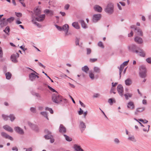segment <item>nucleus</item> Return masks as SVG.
Listing matches in <instances>:
<instances>
[{
    "label": "nucleus",
    "instance_id": "e433bc0d",
    "mask_svg": "<svg viewBox=\"0 0 151 151\" xmlns=\"http://www.w3.org/2000/svg\"><path fill=\"white\" fill-rule=\"evenodd\" d=\"M40 114L43 116L46 117V118L48 120V118L47 116V112L45 111H42L40 112Z\"/></svg>",
    "mask_w": 151,
    "mask_h": 151
},
{
    "label": "nucleus",
    "instance_id": "6e6d98bb",
    "mask_svg": "<svg viewBox=\"0 0 151 151\" xmlns=\"http://www.w3.org/2000/svg\"><path fill=\"white\" fill-rule=\"evenodd\" d=\"M16 15L18 17H21L22 16V14L20 13L15 12Z\"/></svg>",
    "mask_w": 151,
    "mask_h": 151
},
{
    "label": "nucleus",
    "instance_id": "c756f323",
    "mask_svg": "<svg viewBox=\"0 0 151 151\" xmlns=\"http://www.w3.org/2000/svg\"><path fill=\"white\" fill-rule=\"evenodd\" d=\"M44 12L46 14H49L50 16L53 15L54 13L53 11L48 9H46L45 10Z\"/></svg>",
    "mask_w": 151,
    "mask_h": 151
},
{
    "label": "nucleus",
    "instance_id": "c03bdc74",
    "mask_svg": "<svg viewBox=\"0 0 151 151\" xmlns=\"http://www.w3.org/2000/svg\"><path fill=\"white\" fill-rule=\"evenodd\" d=\"M98 45L99 47L102 48H104V46L102 42L101 41H100L98 42Z\"/></svg>",
    "mask_w": 151,
    "mask_h": 151
},
{
    "label": "nucleus",
    "instance_id": "0e129e2a",
    "mask_svg": "<svg viewBox=\"0 0 151 151\" xmlns=\"http://www.w3.org/2000/svg\"><path fill=\"white\" fill-rule=\"evenodd\" d=\"M70 6V5L69 4H67L64 6V9L65 10H68V9Z\"/></svg>",
    "mask_w": 151,
    "mask_h": 151
},
{
    "label": "nucleus",
    "instance_id": "393cba45",
    "mask_svg": "<svg viewBox=\"0 0 151 151\" xmlns=\"http://www.w3.org/2000/svg\"><path fill=\"white\" fill-rule=\"evenodd\" d=\"M145 110V108L144 107H140L137 108L136 109L135 113V114L137 115L138 114V113L142 112Z\"/></svg>",
    "mask_w": 151,
    "mask_h": 151
},
{
    "label": "nucleus",
    "instance_id": "a211bd4d",
    "mask_svg": "<svg viewBox=\"0 0 151 151\" xmlns=\"http://www.w3.org/2000/svg\"><path fill=\"white\" fill-rule=\"evenodd\" d=\"M73 148L75 151H84L80 145L77 144H74L73 145Z\"/></svg>",
    "mask_w": 151,
    "mask_h": 151
},
{
    "label": "nucleus",
    "instance_id": "473e14b6",
    "mask_svg": "<svg viewBox=\"0 0 151 151\" xmlns=\"http://www.w3.org/2000/svg\"><path fill=\"white\" fill-rule=\"evenodd\" d=\"M82 70L86 73H87L88 71L89 70V68L87 65H85L83 67H82L81 69Z\"/></svg>",
    "mask_w": 151,
    "mask_h": 151
},
{
    "label": "nucleus",
    "instance_id": "4468645a",
    "mask_svg": "<svg viewBox=\"0 0 151 151\" xmlns=\"http://www.w3.org/2000/svg\"><path fill=\"white\" fill-rule=\"evenodd\" d=\"M7 24L8 22H6L5 18H3L0 20V27L2 28Z\"/></svg>",
    "mask_w": 151,
    "mask_h": 151
},
{
    "label": "nucleus",
    "instance_id": "e2e57ef3",
    "mask_svg": "<svg viewBox=\"0 0 151 151\" xmlns=\"http://www.w3.org/2000/svg\"><path fill=\"white\" fill-rule=\"evenodd\" d=\"M97 60L96 58H91L90 59V61L91 62H94Z\"/></svg>",
    "mask_w": 151,
    "mask_h": 151
},
{
    "label": "nucleus",
    "instance_id": "4d7b16f0",
    "mask_svg": "<svg viewBox=\"0 0 151 151\" xmlns=\"http://www.w3.org/2000/svg\"><path fill=\"white\" fill-rule=\"evenodd\" d=\"M139 120L140 122H141L144 124H146L148 122V121L147 120H145V121L144 120L142 119H139Z\"/></svg>",
    "mask_w": 151,
    "mask_h": 151
},
{
    "label": "nucleus",
    "instance_id": "4be33fe9",
    "mask_svg": "<svg viewBox=\"0 0 151 151\" xmlns=\"http://www.w3.org/2000/svg\"><path fill=\"white\" fill-rule=\"evenodd\" d=\"M134 40L135 42L139 44H142L143 42L142 39L139 37H136L134 38Z\"/></svg>",
    "mask_w": 151,
    "mask_h": 151
},
{
    "label": "nucleus",
    "instance_id": "20e7f679",
    "mask_svg": "<svg viewBox=\"0 0 151 151\" xmlns=\"http://www.w3.org/2000/svg\"><path fill=\"white\" fill-rule=\"evenodd\" d=\"M105 12L109 14H111L114 12V5L113 4L109 3L105 9Z\"/></svg>",
    "mask_w": 151,
    "mask_h": 151
},
{
    "label": "nucleus",
    "instance_id": "1a4fd4ad",
    "mask_svg": "<svg viewBox=\"0 0 151 151\" xmlns=\"http://www.w3.org/2000/svg\"><path fill=\"white\" fill-rule=\"evenodd\" d=\"M117 90L119 95L121 96H122L123 95V88L121 85L119 84L117 86Z\"/></svg>",
    "mask_w": 151,
    "mask_h": 151
},
{
    "label": "nucleus",
    "instance_id": "c85d7f7f",
    "mask_svg": "<svg viewBox=\"0 0 151 151\" xmlns=\"http://www.w3.org/2000/svg\"><path fill=\"white\" fill-rule=\"evenodd\" d=\"M72 26L75 28L77 29H78L80 28L79 26L78 22H74L72 23Z\"/></svg>",
    "mask_w": 151,
    "mask_h": 151
},
{
    "label": "nucleus",
    "instance_id": "3c124183",
    "mask_svg": "<svg viewBox=\"0 0 151 151\" xmlns=\"http://www.w3.org/2000/svg\"><path fill=\"white\" fill-rule=\"evenodd\" d=\"M47 87H48V88H49V89L50 91H52L53 92H56V93L57 92L54 89L52 88L51 87L49 86V85L47 86Z\"/></svg>",
    "mask_w": 151,
    "mask_h": 151
},
{
    "label": "nucleus",
    "instance_id": "864d4df0",
    "mask_svg": "<svg viewBox=\"0 0 151 151\" xmlns=\"http://www.w3.org/2000/svg\"><path fill=\"white\" fill-rule=\"evenodd\" d=\"M55 26L58 30L60 31H62V27L58 26L56 24L55 25Z\"/></svg>",
    "mask_w": 151,
    "mask_h": 151
},
{
    "label": "nucleus",
    "instance_id": "680f3d73",
    "mask_svg": "<svg viewBox=\"0 0 151 151\" xmlns=\"http://www.w3.org/2000/svg\"><path fill=\"white\" fill-rule=\"evenodd\" d=\"M83 113V111L81 108H80V111H78V114L80 115L82 114Z\"/></svg>",
    "mask_w": 151,
    "mask_h": 151
},
{
    "label": "nucleus",
    "instance_id": "39448f33",
    "mask_svg": "<svg viewBox=\"0 0 151 151\" xmlns=\"http://www.w3.org/2000/svg\"><path fill=\"white\" fill-rule=\"evenodd\" d=\"M52 99L53 101L57 104L60 103L62 101V96L55 94H53Z\"/></svg>",
    "mask_w": 151,
    "mask_h": 151
},
{
    "label": "nucleus",
    "instance_id": "5701e85b",
    "mask_svg": "<svg viewBox=\"0 0 151 151\" xmlns=\"http://www.w3.org/2000/svg\"><path fill=\"white\" fill-rule=\"evenodd\" d=\"M94 9L95 11L99 12H101L102 11V8L98 5H95L94 7Z\"/></svg>",
    "mask_w": 151,
    "mask_h": 151
},
{
    "label": "nucleus",
    "instance_id": "9b49d317",
    "mask_svg": "<svg viewBox=\"0 0 151 151\" xmlns=\"http://www.w3.org/2000/svg\"><path fill=\"white\" fill-rule=\"evenodd\" d=\"M28 125L34 130L36 132H38L39 131V129L38 127L36 125L32 123L31 122H28Z\"/></svg>",
    "mask_w": 151,
    "mask_h": 151
},
{
    "label": "nucleus",
    "instance_id": "79ce46f5",
    "mask_svg": "<svg viewBox=\"0 0 151 151\" xmlns=\"http://www.w3.org/2000/svg\"><path fill=\"white\" fill-rule=\"evenodd\" d=\"M2 117L3 119L5 121H7L9 117V116L7 115L4 114H2Z\"/></svg>",
    "mask_w": 151,
    "mask_h": 151
},
{
    "label": "nucleus",
    "instance_id": "423d86ee",
    "mask_svg": "<svg viewBox=\"0 0 151 151\" xmlns=\"http://www.w3.org/2000/svg\"><path fill=\"white\" fill-rule=\"evenodd\" d=\"M101 17V14H94L92 17V21L94 23H96L100 20Z\"/></svg>",
    "mask_w": 151,
    "mask_h": 151
},
{
    "label": "nucleus",
    "instance_id": "de8ad7c7",
    "mask_svg": "<svg viewBox=\"0 0 151 151\" xmlns=\"http://www.w3.org/2000/svg\"><path fill=\"white\" fill-rule=\"evenodd\" d=\"M100 96V95L98 93H94L93 95V98H97L99 97Z\"/></svg>",
    "mask_w": 151,
    "mask_h": 151
},
{
    "label": "nucleus",
    "instance_id": "338daca9",
    "mask_svg": "<svg viewBox=\"0 0 151 151\" xmlns=\"http://www.w3.org/2000/svg\"><path fill=\"white\" fill-rule=\"evenodd\" d=\"M114 90L115 89L113 87H111L110 90V93H113L114 94H115L116 93L114 91Z\"/></svg>",
    "mask_w": 151,
    "mask_h": 151
},
{
    "label": "nucleus",
    "instance_id": "774afa93",
    "mask_svg": "<svg viewBox=\"0 0 151 151\" xmlns=\"http://www.w3.org/2000/svg\"><path fill=\"white\" fill-rule=\"evenodd\" d=\"M79 103L80 104L82 107H83L84 108L85 107V105L83 103H82L81 101H79Z\"/></svg>",
    "mask_w": 151,
    "mask_h": 151
},
{
    "label": "nucleus",
    "instance_id": "7c9ffc66",
    "mask_svg": "<svg viewBox=\"0 0 151 151\" xmlns=\"http://www.w3.org/2000/svg\"><path fill=\"white\" fill-rule=\"evenodd\" d=\"M135 30L137 31V34L140 36H142L143 33L142 30L139 28H135Z\"/></svg>",
    "mask_w": 151,
    "mask_h": 151
},
{
    "label": "nucleus",
    "instance_id": "b1692460",
    "mask_svg": "<svg viewBox=\"0 0 151 151\" xmlns=\"http://www.w3.org/2000/svg\"><path fill=\"white\" fill-rule=\"evenodd\" d=\"M3 31L7 35H10V29L9 26H7L4 30Z\"/></svg>",
    "mask_w": 151,
    "mask_h": 151
},
{
    "label": "nucleus",
    "instance_id": "72a5a7b5",
    "mask_svg": "<svg viewBox=\"0 0 151 151\" xmlns=\"http://www.w3.org/2000/svg\"><path fill=\"white\" fill-rule=\"evenodd\" d=\"M14 19L15 18L14 17H10L7 19L6 21L7 22H8H8L9 23H11L14 21Z\"/></svg>",
    "mask_w": 151,
    "mask_h": 151
},
{
    "label": "nucleus",
    "instance_id": "2f4dec72",
    "mask_svg": "<svg viewBox=\"0 0 151 151\" xmlns=\"http://www.w3.org/2000/svg\"><path fill=\"white\" fill-rule=\"evenodd\" d=\"M35 74L34 73H32L29 75V78L31 81H34L35 78Z\"/></svg>",
    "mask_w": 151,
    "mask_h": 151
},
{
    "label": "nucleus",
    "instance_id": "5fc2aeb1",
    "mask_svg": "<svg viewBox=\"0 0 151 151\" xmlns=\"http://www.w3.org/2000/svg\"><path fill=\"white\" fill-rule=\"evenodd\" d=\"M30 110L31 112L33 113H35L36 112V109L35 108L32 107L30 108Z\"/></svg>",
    "mask_w": 151,
    "mask_h": 151
},
{
    "label": "nucleus",
    "instance_id": "f704fd0d",
    "mask_svg": "<svg viewBox=\"0 0 151 151\" xmlns=\"http://www.w3.org/2000/svg\"><path fill=\"white\" fill-rule=\"evenodd\" d=\"M5 76L6 79L8 80H9L11 78L12 74L10 72H8L6 73Z\"/></svg>",
    "mask_w": 151,
    "mask_h": 151
},
{
    "label": "nucleus",
    "instance_id": "f257e3e1",
    "mask_svg": "<svg viewBox=\"0 0 151 151\" xmlns=\"http://www.w3.org/2000/svg\"><path fill=\"white\" fill-rule=\"evenodd\" d=\"M34 12L35 15L37 17L35 18V20L38 22H42L45 18V14L40 15L41 13V10L38 8H35Z\"/></svg>",
    "mask_w": 151,
    "mask_h": 151
},
{
    "label": "nucleus",
    "instance_id": "13d9d810",
    "mask_svg": "<svg viewBox=\"0 0 151 151\" xmlns=\"http://www.w3.org/2000/svg\"><path fill=\"white\" fill-rule=\"evenodd\" d=\"M146 61L148 63L151 64V58H149L146 59Z\"/></svg>",
    "mask_w": 151,
    "mask_h": 151
},
{
    "label": "nucleus",
    "instance_id": "37998d69",
    "mask_svg": "<svg viewBox=\"0 0 151 151\" xmlns=\"http://www.w3.org/2000/svg\"><path fill=\"white\" fill-rule=\"evenodd\" d=\"M10 120L12 122H13L15 119L14 116L13 114H11L9 116Z\"/></svg>",
    "mask_w": 151,
    "mask_h": 151
},
{
    "label": "nucleus",
    "instance_id": "58836bf2",
    "mask_svg": "<svg viewBox=\"0 0 151 151\" xmlns=\"http://www.w3.org/2000/svg\"><path fill=\"white\" fill-rule=\"evenodd\" d=\"M64 136L65 137V139L67 141L70 142L72 140V139L71 138L69 137L66 134H64Z\"/></svg>",
    "mask_w": 151,
    "mask_h": 151
},
{
    "label": "nucleus",
    "instance_id": "69168bd1",
    "mask_svg": "<svg viewBox=\"0 0 151 151\" xmlns=\"http://www.w3.org/2000/svg\"><path fill=\"white\" fill-rule=\"evenodd\" d=\"M24 150H26V151H32V148L31 147H29L27 149L26 148H24Z\"/></svg>",
    "mask_w": 151,
    "mask_h": 151
},
{
    "label": "nucleus",
    "instance_id": "412c9836",
    "mask_svg": "<svg viewBox=\"0 0 151 151\" xmlns=\"http://www.w3.org/2000/svg\"><path fill=\"white\" fill-rule=\"evenodd\" d=\"M3 128L6 130L10 132H13L12 129L8 125H6L3 126Z\"/></svg>",
    "mask_w": 151,
    "mask_h": 151
},
{
    "label": "nucleus",
    "instance_id": "603ef678",
    "mask_svg": "<svg viewBox=\"0 0 151 151\" xmlns=\"http://www.w3.org/2000/svg\"><path fill=\"white\" fill-rule=\"evenodd\" d=\"M113 101H115V100L114 99H110L109 100L108 102L110 103V105H112Z\"/></svg>",
    "mask_w": 151,
    "mask_h": 151
},
{
    "label": "nucleus",
    "instance_id": "f3484780",
    "mask_svg": "<svg viewBox=\"0 0 151 151\" xmlns=\"http://www.w3.org/2000/svg\"><path fill=\"white\" fill-rule=\"evenodd\" d=\"M138 50V53L137 54H138L139 55L142 57H145V52L144 50L139 48Z\"/></svg>",
    "mask_w": 151,
    "mask_h": 151
},
{
    "label": "nucleus",
    "instance_id": "c9c22d12",
    "mask_svg": "<svg viewBox=\"0 0 151 151\" xmlns=\"http://www.w3.org/2000/svg\"><path fill=\"white\" fill-rule=\"evenodd\" d=\"M89 76L91 80H93L94 79V74L91 71L89 73Z\"/></svg>",
    "mask_w": 151,
    "mask_h": 151
},
{
    "label": "nucleus",
    "instance_id": "ea45409f",
    "mask_svg": "<svg viewBox=\"0 0 151 151\" xmlns=\"http://www.w3.org/2000/svg\"><path fill=\"white\" fill-rule=\"evenodd\" d=\"M119 68V67H118ZM124 68L123 67H122L121 65H120V66L119 68V74L120 76V78L121 76V73L122 71L123 70V69Z\"/></svg>",
    "mask_w": 151,
    "mask_h": 151
},
{
    "label": "nucleus",
    "instance_id": "cd10ccee",
    "mask_svg": "<svg viewBox=\"0 0 151 151\" xmlns=\"http://www.w3.org/2000/svg\"><path fill=\"white\" fill-rule=\"evenodd\" d=\"M125 83L127 86H129L132 84V81L130 79L127 78L125 80Z\"/></svg>",
    "mask_w": 151,
    "mask_h": 151
},
{
    "label": "nucleus",
    "instance_id": "f8f14e48",
    "mask_svg": "<svg viewBox=\"0 0 151 151\" xmlns=\"http://www.w3.org/2000/svg\"><path fill=\"white\" fill-rule=\"evenodd\" d=\"M1 135L3 137L5 138V139H10L11 141H13V138L11 136H9L5 132H1Z\"/></svg>",
    "mask_w": 151,
    "mask_h": 151
},
{
    "label": "nucleus",
    "instance_id": "a878e982",
    "mask_svg": "<svg viewBox=\"0 0 151 151\" xmlns=\"http://www.w3.org/2000/svg\"><path fill=\"white\" fill-rule=\"evenodd\" d=\"M79 22L81 23V26L83 28L86 29L87 28V25L86 24L84 20H80L79 21Z\"/></svg>",
    "mask_w": 151,
    "mask_h": 151
},
{
    "label": "nucleus",
    "instance_id": "052dcab7",
    "mask_svg": "<svg viewBox=\"0 0 151 151\" xmlns=\"http://www.w3.org/2000/svg\"><path fill=\"white\" fill-rule=\"evenodd\" d=\"M91 52V50L90 48H87V54L88 55L90 54Z\"/></svg>",
    "mask_w": 151,
    "mask_h": 151
},
{
    "label": "nucleus",
    "instance_id": "6e6552de",
    "mask_svg": "<svg viewBox=\"0 0 151 151\" xmlns=\"http://www.w3.org/2000/svg\"><path fill=\"white\" fill-rule=\"evenodd\" d=\"M69 28V25L67 24H64L62 27V31H63L65 32V36H67L68 35V31Z\"/></svg>",
    "mask_w": 151,
    "mask_h": 151
},
{
    "label": "nucleus",
    "instance_id": "9d476101",
    "mask_svg": "<svg viewBox=\"0 0 151 151\" xmlns=\"http://www.w3.org/2000/svg\"><path fill=\"white\" fill-rule=\"evenodd\" d=\"M45 132L47 134L44 136V137L46 139H48L53 137V136L51 134V133L47 129H45Z\"/></svg>",
    "mask_w": 151,
    "mask_h": 151
},
{
    "label": "nucleus",
    "instance_id": "ddd939ff",
    "mask_svg": "<svg viewBox=\"0 0 151 151\" xmlns=\"http://www.w3.org/2000/svg\"><path fill=\"white\" fill-rule=\"evenodd\" d=\"M14 129L16 132L20 134L23 135L24 134V132L23 130L19 127H15Z\"/></svg>",
    "mask_w": 151,
    "mask_h": 151
},
{
    "label": "nucleus",
    "instance_id": "a19ab883",
    "mask_svg": "<svg viewBox=\"0 0 151 151\" xmlns=\"http://www.w3.org/2000/svg\"><path fill=\"white\" fill-rule=\"evenodd\" d=\"M124 96L125 97V99L126 100L128 99V97L130 98L132 97V94L130 93H128L127 94H125L124 95Z\"/></svg>",
    "mask_w": 151,
    "mask_h": 151
},
{
    "label": "nucleus",
    "instance_id": "49530a36",
    "mask_svg": "<svg viewBox=\"0 0 151 151\" xmlns=\"http://www.w3.org/2000/svg\"><path fill=\"white\" fill-rule=\"evenodd\" d=\"M80 41V39L78 38H76V39L75 44L76 45L80 46L79 42Z\"/></svg>",
    "mask_w": 151,
    "mask_h": 151
},
{
    "label": "nucleus",
    "instance_id": "bf43d9fd",
    "mask_svg": "<svg viewBox=\"0 0 151 151\" xmlns=\"http://www.w3.org/2000/svg\"><path fill=\"white\" fill-rule=\"evenodd\" d=\"M3 52L2 48L0 47V58H1L3 57Z\"/></svg>",
    "mask_w": 151,
    "mask_h": 151
},
{
    "label": "nucleus",
    "instance_id": "2eb2a0df",
    "mask_svg": "<svg viewBox=\"0 0 151 151\" xmlns=\"http://www.w3.org/2000/svg\"><path fill=\"white\" fill-rule=\"evenodd\" d=\"M79 127L81 129V132H82L86 128L85 124L83 122L80 121V122Z\"/></svg>",
    "mask_w": 151,
    "mask_h": 151
},
{
    "label": "nucleus",
    "instance_id": "6ab92c4d",
    "mask_svg": "<svg viewBox=\"0 0 151 151\" xmlns=\"http://www.w3.org/2000/svg\"><path fill=\"white\" fill-rule=\"evenodd\" d=\"M127 107L128 108L132 110L134 109L135 106L134 103L132 101L129 102L127 104Z\"/></svg>",
    "mask_w": 151,
    "mask_h": 151
},
{
    "label": "nucleus",
    "instance_id": "0eeeda50",
    "mask_svg": "<svg viewBox=\"0 0 151 151\" xmlns=\"http://www.w3.org/2000/svg\"><path fill=\"white\" fill-rule=\"evenodd\" d=\"M19 57V54L17 53L12 54L11 56V59L13 62L14 63H17L18 60L17 58Z\"/></svg>",
    "mask_w": 151,
    "mask_h": 151
},
{
    "label": "nucleus",
    "instance_id": "4c0bfd02",
    "mask_svg": "<svg viewBox=\"0 0 151 151\" xmlns=\"http://www.w3.org/2000/svg\"><path fill=\"white\" fill-rule=\"evenodd\" d=\"M128 140L135 142L136 141V139H135L134 136H129L128 138Z\"/></svg>",
    "mask_w": 151,
    "mask_h": 151
},
{
    "label": "nucleus",
    "instance_id": "8fccbe9b",
    "mask_svg": "<svg viewBox=\"0 0 151 151\" xmlns=\"http://www.w3.org/2000/svg\"><path fill=\"white\" fill-rule=\"evenodd\" d=\"M128 62L129 60L124 62L121 65H120L122 67H123L124 68L125 66H126L127 65Z\"/></svg>",
    "mask_w": 151,
    "mask_h": 151
},
{
    "label": "nucleus",
    "instance_id": "bb28decb",
    "mask_svg": "<svg viewBox=\"0 0 151 151\" xmlns=\"http://www.w3.org/2000/svg\"><path fill=\"white\" fill-rule=\"evenodd\" d=\"M93 70L94 72L97 73H100L101 71L100 68L97 66H94L93 68Z\"/></svg>",
    "mask_w": 151,
    "mask_h": 151
},
{
    "label": "nucleus",
    "instance_id": "09e8293b",
    "mask_svg": "<svg viewBox=\"0 0 151 151\" xmlns=\"http://www.w3.org/2000/svg\"><path fill=\"white\" fill-rule=\"evenodd\" d=\"M114 142L115 144H119L120 143L119 140L117 138H116L114 139Z\"/></svg>",
    "mask_w": 151,
    "mask_h": 151
},
{
    "label": "nucleus",
    "instance_id": "aec40b11",
    "mask_svg": "<svg viewBox=\"0 0 151 151\" xmlns=\"http://www.w3.org/2000/svg\"><path fill=\"white\" fill-rule=\"evenodd\" d=\"M32 23L37 26L38 27H41V25H40L39 23L35 21V20H36L33 14L32 15Z\"/></svg>",
    "mask_w": 151,
    "mask_h": 151
},
{
    "label": "nucleus",
    "instance_id": "a18cd8bd",
    "mask_svg": "<svg viewBox=\"0 0 151 151\" xmlns=\"http://www.w3.org/2000/svg\"><path fill=\"white\" fill-rule=\"evenodd\" d=\"M45 110H48L50 111L51 114H52L53 113V111L52 110V109L51 108H49L48 107H46L45 108Z\"/></svg>",
    "mask_w": 151,
    "mask_h": 151
},
{
    "label": "nucleus",
    "instance_id": "dca6fc26",
    "mask_svg": "<svg viewBox=\"0 0 151 151\" xmlns=\"http://www.w3.org/2000/svg\"><path fill=\"white\" fill-rule=\"evenodd\" d=\"M59 132L62 133H64L66 132V128L62 124H60L59 128Z\"/></svg>",
    "mask_w": 151,
    "mask_h": 151
},
{
    "label": "nucleus",
    "instance_id": "f03ea898",
    "mask_svg": "<svg viewBox=\"0 0 151 151\" xmlns=\"http://www.w3.org/2000/svg\"><path fill=\"white\" fill-rule=\"evenodd\" d=\"M147 71L146 68L144 65H142L139 67V72L140 77L141 78H145L147 76Z\"/></svg>",
    "mask_w": 151,
    "mask_h": 151
},
{
    "label": "nucleus",
    "instance_id": "7ed1b4c3",
    "mask_svg": "<svg viewBox=\"0 0 151 151\" xmlns=\"http://www.w3.org/2000/svg\"><path fill=\"white\" fill-rule=\"evenodd\" d=\"M127 48L129 51L130 52L136 53L137 54H138V50L139 48L134 44L130 45L128 46Z\"/></svg>",
    "mask_w": 151,
    "mask_h": 151
}]
</instances>
